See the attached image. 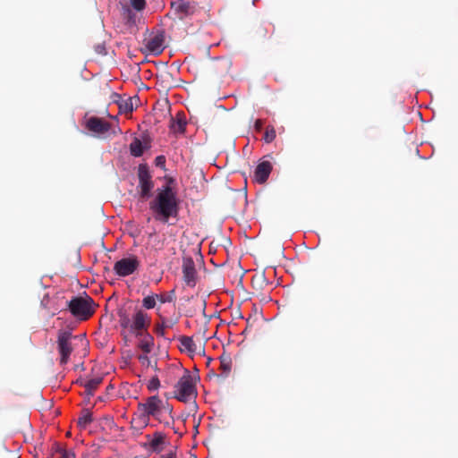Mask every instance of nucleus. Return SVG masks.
<instances>
[{
  "instance_id": "nucleus-1",
  "label": "nucleus",
  "mask_w": 458,
  "mask_h": 458,
  "mask_svg": "<svg viewBox=\"0 0 458 458\" xmlns=\"http://www.w3.org/2000/svg\"><path fill=\"white\" fill-rule=\"evenodd\" d=\"M156 218L167 222L170 216H175L177 212L176 199L170 188H165L158 193L157 199L151 206Z\"/></svg>"
},
{
  "instance_id": "nucleus-2",
  "label": "nucleus",
  "mask_w": 458,
  "mask_h": 458,
  "mask_svg": "<svg viewBox=\"0 0 458 458\" xmlns=\"http://www.w3.org/2000/svg\"><path fill=\"white\" fill-rule=\"evenodd\" d=\"M139 410L142 412V423L147 425L148 416H153L161 420L164 414L170 415L172 413V407L164 403L157 395H153L147 399L143 403L139 404Z\"/></svg>"
},
{
  "instance_id": "nucleus-3",
  "label": "nucleus",
  "mask_w": 458,
  "mask_h": 458,
  "mask_svg": "<svg viewBox=\"0 0 458 458\" xmlns=\"http://www.w3.org/2000/svg\"><path fill=\"white\" fill-rule=\"evenodd\" d=\"M196 379L185 372L175 386V397L182 402H188L196 396Z\"/></svg>"
},
{
  "instance_id": "nucleus-4",
  "label": "nucleus",
  "mask_w": 458,
  "mask_h": 458,
  "mask_svg": "<svg viewBox=\"0 0 458 458\" xmlns=\"http://www.w3.org/2000/svg\"><path fill=\"white\" fill-rule=\"evenodd\" d=\"M72 313L81 319H87L94 313V304L89 297H78L70 301Z\"/></svg>"
},
{
  "instance_id": "nucleus-5",
  "label": "nucleus",
  "mask_w": 458,
  "mask_h": 458,
  "mask_svg": "<svg viewBox=\"0 0 458 458\" xmlns=\"http://www.w3.org/2000/svg\"><path fill=\"white\" fill-rule=\"evenodd\" d=\"M139 266L136 257H128L118 260L114 267V271L120 276H126L132 274Z\"/></svg>"
},
{
  "instance_id": "nucleus-6",
  "label": "nucleus",
  "mask_w": 458,
  "mask_h": 458,
  "mask_svg": "<svg viewBox=\"0 0 458 458\" xmlns=\"http://www.w3.org/2000/svg\"><path fill=\"white\" fill-rule=\"evenodd\" d=\"M149 323V317L145 312L139 310L133 316L131 328L137 332V335H141L142 331L147 329Z\"/></svg>"
},
{
  "instance_id": "nucleus-7",
  "label": "nucleus",
  "mask_w": 458,
  "mask_h": 458,
  "mask_svg": "<svg viewBox=\"0 0 458 458\" xmlns=\"http://www.w3.org/2000/svg\"><path fill=\"white\" fill-rule=\"evenodd\" d=\"M182 273L185 282L188 284L193 285L195 284L196 270L194 262L191 258H183Z\"/></svg>"
},
{
  "instance_id": "nucleus-8",
  "label": "nucleus",
  "mask_w": 458,
  "mask_h": 458,
  "mask_svg": "<svg viewBox=\"0 0 458 458\" xmlns=\"http://www.w3.org/2000/svg\"><path fill=\"white\" fill-rule=\"evenodd\" d=\"M271 170H272V165L269 162L264 161V162L260 163L255 170V174H254L255 181L259 183L265 182L267 181V179L268 178V176L271 173Z\"/></svg>"
},
{
  "instance_id": "nucleus-9",
  "label": "nucleus",
  "mask_w": 458,
  "mask_h": 458,
  "mask_svg": "<svg viewBox=\"0 0 458 458\" xmlns=\"http://www.w3.org/2000/svg\"><path fill=\"white\" fill-rule=\"evenodd\" d=\"M59 352L61 354V362L66 363L72 352V346L69 342V335L66 334L59 337Z\"/></svg>"
},
{
  "instance_id": "nucleus-10",
  "label": "nucleus",
  "mask_w": 458,
  "mask_h": 458,
  "mask_svg": "<svg viewBox=\"0 0 458 458\" xmlns=\"http://www.w3.org/2000/svg\"><path fill=\"white\" fill-rule=\"evenodd\" d=\"M172 9L179 19H183L185 16L191 13L192 10L189 2H184L182 0L173 3Z\"/></svg>"
},
{
  "instance_id": "nucleus-11",
  "label": "nucleus",
  "mask_w": 458,
  "mask_h": 458,
  "mask_svg": "<svg viewBox=\"0 0 458 458\" xmlns=\"http://www.w3.org/2000/svg\"><path fill=\"white\" fill-rule=\"evenodd\" d=\"M87 127L89 130L98 133L108 131V125L98 118H90L87 123Z\"/></svg>"
},
{
  "instance_id": "nucleus-12",
  "label": "nucleus",
  "mask_w": 458,
  "mask_h": 458,
  "mask_svg": "<svg viewBox=\"0 0 458 458\" xmlns=\"http://www.w3.org/2000/svg\"><path fill=\"white\" fill-rule=\"evenodd\" d=\"M146 47L151 53L160 54L163 50V40L160 37L156 36L148 41Z\"/></svg>"
},
{
  "instance_id": "nucleus-13",
  "label": "nucleus",
  "mask_w": 458,
  "mask_h": 458,
  "mask_svg": "<svg viewBox=\"0 0 458 458\" xmlns=\"http://www.w3.org/2000/svg\"><path fill=\"white\" fill-rule=\"evenodd\" d=\"M164 439L165 437L162 433L156 432L154 435L148 437V444L153 450L157 451L163 445Z\"/></svg>"
},
{
  "instance_id": "nucleus-14",
  "label": "nucleus",
  "mask_w": 458,
  "mask_h": 458,
  "mask_svg": "<svg viewBox=\"0 0 458 458\" xmlns=\"http://www.w3.org/2000/svg\"><path fill=\"white\" fill-rule=\"evenodd\" d=\"M141 336L139 344V347L145 352L149 353L153 348L154 345V339L153 337L148 334H141L140 335Z\"/></svg>"
},
{
  "instance_id": "nucleus-15",
  "label": "nucleus",
  "mask_w": 458,
  "mask_h": 458,
  "mask_svg": "<svg viewBox=\"0 0 458 458\" xmlns=\"http://www.w3.org/2000/svg\"><path fill=\"white\" fill-rule=\"evenodd\" d=\"M180 348L182 351L193 354L197 352V345L191 337L184 336L180 340Z\"/></svg>"
},
{
  "instance_id": "nucleus-16",
  "label": "nucleus",
  "mask_w": 458,
  "mask_h": 458,
  "mask_svg": "<svg viewBox=\"0 0 458 458\" xmlns=\"http://www.w3.org/2000/svg\"><path fill=\"white\" fill-rule=\"evenodd\" d=\"M136 99L133 98H127L125 100H122L119 104L120 111L123 113H131L133 110L134 107V102H136Z\"/></svg>"
},
{
  "instance_id": "nucleus-17",
  "label": "nucleus",
  "mask_w": 458,
  "mask_h": 458,
  "mask_svg": "<svg viewBox=\"0 0 458 458\" xmlns=\"http://www.w3.org/2000/svg\"><path fill=\"white\" fill-rule=\"evenodd\" d=\"M131 153L135 157H140L143 153V146L140 140L135 139L131 143Z\"/></svg>"
},
{
  "instance_id": "nucleus-18",
  "label": "nucleus",
  "mask_w": 458,
  "mask_h": 458,
  "mask_svg": "<svg viewBox=\"0 0 458 458\" xmlns=\"http://www.w3.org/2000/svg\"><path fill=\"white\" fill-rule=\"evenodd\" d=\"M102 379L100 377L93 378L87 382L86 391L89 394H91L93 391L100 385Z\"/></svg>"
},
{
  "instance_id": "nucleus-19",
  "label": "nucleus",
  "mask_w": 458,
  "mask_h": 458,
  "mask_svg": "<svg viewBox=\"0 0 458 458\" xmlns=\"http://www.w3.org/2000/svg\"><path fill=\"white\" fill-rule=\"evenodd\" d=\"M140 187L142 195L146 196L150 191L152 184L148 180L145 179L143 176H140Z\"/></svg>"
},
{
  "instance_id": "nucleus-20",
  "label": "nucleus",
  "mask_w": 458,
  "mask_h": 458,
  "mask_svg": "<svg viewBox=\"0 0 458 458\" xmlns=\"http://www.w3.org/2000/svg\"><path fill=\"white\" fill-rule=\"evenodd\" d=\"M143 305L147 309H152L156 305V297L155 296H147L143 299Z\"/></svg>"
},
{
  "instance_id": "nucleus-21",
  "label": "nucleus",
  "mask_w": 458,
  "mask_h": 458,
  "mask_svg": "<svg viewBox=\"0 0 458 458\" xmlns=\"http://www.w3.org/2000/svg\"><path fill=\"white\" fill-rule=\"evenodd\" d=\"M275 137H276L275 129L273 127L267 128L265 135H264V140L267 142H271L275 139Z\"/></svg>"
},
{
  "instance_id": "nucleus-22",
  "label": "nucleus",
  "mask_w": 458,
  "mask_h": 458,
  "mask_svg": "<svg viewBox=\"0 0 458 458\" xmlns=\"http://www.w3.org/2000/svg\"><path fill=\"white\" fill-rule=\"evenodd\" d=\"M131 4L135 10L141 11L145 8L146 2L145 0H131Z\"/></svg>"
},
{
  "instance_id": "nucleus-23",
  "label": "nucleus",
  "mask_w": 458,
  "mask_h": 458,
  "mask_svg": "<svg viewBox=\"0 0 458 458\" xmlns=\"http://www.w3.org/2000/svg\"><path fill=\"white\" fill-rule=\"evenodd\" d=\"M160 386V382L157 377H152L148 384V388L150 391L157 390Z\"/></svg>"
},
{
  "instance_id": "nucleus-24",
  "label": "nucleus",
  "mask_w": 458,
  "mask_h": 458,
  "mask_svg": "<svg viewBox=\"0 0 458 458\" xmlns=\"http://www.w3.org/2000/svg\"><path fill=\"white\" fill-rule=\"evenodd\" d=\"M220 369L224 374H228L231 370V362L227 360H222Z\"/></svg>"
},
{
  "instance_id": "nucleus-25",
  "label": "nucleus",
  "mask_w": 458,
  "mask_h": 458,
  "mask_svg": "<svg viewBox=\"0 0 458 458\" xmlns=\"http://www.w3.org/2000/svg\"><path fill=\"white\" fill-rule=\"evenodd\" d=\"M156 333L159 335H164L165 334V326L164 325H157L155 329Z\"/></svg>"
},
{
  "instance_id": "nucleus-26",
  "label": "nucleus",
  "mask_w": 458,
  "mask_h": 458,
  "mask_svg": "<svg viewBox=\"0 0 458 458\" xmlns=\"http://www.w3.org/2000/svg\"><path fill=\"white\" fill-rule=\"evenodd\" d=\"M60 458H75V455L72 452H64Z\"/></svg>"
},
{
  "instance_id": "nucleus-27",
  "label": "nucleus",
  "mask_w": 458,
  "mask_h": 458,
  "mask_svg": "<svg viewBox=\"0 0 458 458\" xmlns=\"http://www.w3.org/2000/svg\"><path fill=\"white\" fill-rule=\"evenodd\" d=\"M89 421V419L88 417L79 419L80 424L86 425Z\"/></svg>"
},
{
  "instance_id": "nucleus-28",
  "label": "nucleus",
  "mask_w": 458,
  "mask_h": 458,
  "mask_svg": "<svg viewBox=\"0 0 458 458\" xmlns=\"http://www.w3.org/2000/svg\"><path fill=\"white\" fill-rule=\"evenodd\" d=\"M255 126L258 130H260L261 129V126H262V123L260 120H257L256 121V123H255Z\"/></svg>"
},
{
  "instance_id": "nucleus-29",
  "label": "nucleus",
  "mask_w": 458,
  "mask_h": 458,
  "mask_svg": "<svg viewBox=\"0 0 458 458\" xmlns=\"http://www.w3.org/2000/svg\"><path fill=\"white\" fill-rule=\"evenodd\" d=\"M128 324H129V319H128V318H124L122 320V325H123V327H127V326H128Z\"/></svg>"
},
{
  "instance_id": "nucleus-30",
  "label": "nucleus",
  "mask_w": 458,
  "mask_h": 458,
  "mask_svg": "<svg viewBox=\"0 0 458 458\" xmlns=\"http://www.w3.org/2000/svg\"><path fill=\"white\" fill-rule=\"evenodd\" d=\"M178 126H179V130H181V131H183V130H184V124H183V123H178Z\"/></svg>"
},
{
  "instance_id": "nucleus-31",
  "label": "nucleus",
  "mask_w": 458,
  "mask_h": 458,
  "mask_svg": "<svg viewBox=\"0 0 458 458\" xmlns=\"http://www.w3.org/2000/svg\"><path fill=\"white\" fill-rule=\"evenodd\" d=\"M166 458H174V456H173V455H170V456H168V457H166Z\"/></svg>"
}]
</instances>
